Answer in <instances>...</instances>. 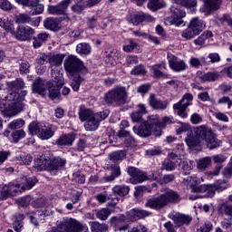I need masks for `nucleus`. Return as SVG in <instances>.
Segmentation results:
<instances>
[{"mask_svg": "<svg viewBox=\"0 0 232 232\" xmlns=\"http://www.w3.org/2000/svg\"><path fill=\"white\" fill-rule=\"evenodd\" d=\"M104 62L106 63L107 66H115V56L113 52H105Z\"/></svg>", "mask_w": 232, "mask_h": 232, "instance_id": "052dcab7", "label": "nucleus"}, {"mask_svg": "<svg viewBox=\"0 0 232 232\" xmlns=\"http://www.w3.org/2000/svg\"><path fill=\"white\" fill-rule=\"evenodd\" d=\"M63 61H64L63 54L49 55V64L52 70H53V66H61Z\"/></svg>", "mask_w": 232, "mask_h": 232, "instance_id": "4c0bfd02", "label": "nucleus"}, {"mask_svg": "<svg viewBox=\"0 0 232 232\" xmlns=\"http://www.w3.org/2000/svg\"><path fill=\"white\" fill-rule=\"evenodd\" d=\"M17 160H19L20 164H25L26 166H30L33 158L30 154H22L17 158Z\"/></svg>", "mask_w": 232, "mask_h": 232, "instance_id": "69168bd1", "label": "nucleus"}, {"mask_svg": "<svg viewBox=\"0 0 232 232\" xmlns=\"http://www.w3.org/2000/svg\"><path fill=\"white\" fill-rule=\"evenodd\" d=\"M30 135H36L41 140H48L55 134L52 126L44 122L33 121L28 126Z\"/></svg>", "mask_w": 232, "mask_h": 232, "instance_id": "0eeeda50", "label": "nucleus"}, {"mask_svg": "<svg viewBox=\"0 0 232 232\" xmlns=\"http://www.w3.org/2000/svg\"><path fill=\"white\" fill-rule=\"evenodd\" d=\"M138 46L139 44L133 41V39H129L127 43L123 45V52L130 53L133 52V50H135Z\"/></svg>", "mask_w": 232, "mask_h": 232, "instance_id": "603ef678", "label": "nucleus"}, {"mask_svg": "<svg viewBox=\"0 0 232 232\" xmlns=\"http://www.w3.org/2000/svg\"><path fill=\"white\" fill-rule=\"evenodd\" d=\"M209 166H211V157L209 156L201 158L198 160V169L206 170L208 168H209Z\"/></svg>", "mask_w": 232, "mask_h": 232, "instance_id": "49530a36", "label": "nucleus"}, {"mask_svg": "<svg viewBox=\"0 0 232 232\" xmlns=\"http://www.w3.org/2000/svg\"><path fill=\"white\" fill-rule=\"evenodd\" d=\"M133 131L136 133V135H139V137H150L151 133L155 135V129L151 128L148 123L145 121L139 127H133Z\"/></svg>", "mask_w": 232, "mask_h": 232, "instance_id": "aec40b11", "label": "nucleus"}, {"mask_svg": "<svg viewBox=\"0 0 232 232\" xmlns=\"http://www.w3.org/2000/svg\"><path fill=\"white\" fill-rule=\"evenodd\" d=\"M44 26L46 30H53V32H57V30L61 28L59 25V20L53 17L46 18L44 22Z\"/></svg>", "mask_w": 232, "mask_h": 232, "instance_id": "2f4dec72", "label": "nucleus"}, {"mask_svg": "<svg viewBox=\"0 0 232 232\" xmlns=\"http://www.w3.org/2000/svg\"><path fill=\"white\" fill-rule=\"evenodd\" d=\"M14 142H19L21 139H24L26 137V132L24 130H18L12 133Z\"/></svg>", "mask_w": 232, "mask_h": 232, "instance_id": "0e129e2a", "label": "nucleus"}, {"mask_svg": "<svg viewBox=\"0 0 232 232\" xmlns=\"http://www.w3.org/2000/svg\"><path fill=\"white\" fill-rule=\"evenodd\" d=\"M126 158V150H116L109 154V159L112 162H119L120 160H124Z\"/></svg>", "mask_w": 232, "mask_h": 232, "instance_id": "a19ab883", "label": "nucleus"}, {"mask_svg": "<svg viewBox=\"0 0 232 232\" xmlns=\"http://www.w3.org/2000/svg\"><path fill=\"white\" fill-rule=\"evenodd\" d=\"M35 171H44L48 170V160H43V159H35L34 160V166Z\"/></svg>", "mask_w": 232, "mask_h": 232, "instance_id": "58836bf2", "label": "nucleus"}, {"mask_svg": "<svg viewBox=\"0 0 232 232\" xmlns=\"http://www.w3.org/2000/svg\"><path fill=\"white\" fill-rule=\"evenodd\" d=\"M35 184H37V179L35 177L24 176L19 178L16 182H11L8 185L2 187V195H4V198L6 199L10 197H14V195L17 193L19 188H21L23 191H26V189H32Z\"/></svg>", "mask_w": 232, "mask_h": 232, "instance_id": "f03ea898", "label": "nucleus"}, {"mask_svg": "<svg viewBox=\"0 0 232 232\" xmlns=\"http://www.w3.org/2000/svg\"><path fill=\"white\" fill-rule=\"evenodd\" d=\"M146 21L147 23H153L155 21V18L153 16L145 14V13H138L130 17V23L134 24L135 26L140 24V23H144Z\"/></svg>", "mask_w": 232, "mask_h": 232, "instance_id": "412c9836", "label": "nucleus"}, {"mask_svg": "<svg viewBox=\"0 0 232 232\" xmlns=\"http://www.w3.org/2000/svg\"><path fill=\"white\" fill-rule=\"evenodd\" d=\"M168 217L173 220L178 227H180V226H189L191 220H193V218L189 215L180 214L175 211L169 212Z\"/></svg>", "mask_w": 232, "mask_h": 232, "instance_id": "ddd939ff", "label": "nucleus"}, {"mask_svg": "<svg viewBox=\"0 0 232 232\" xmlns=\"http://www.w3.org/2000/svg\"><path fill=\"white\" fill-rule=\"evenodd\" d=\"M60 87L61 86L55 85V83H49V86H48L49 99H52V101H54V99H59V97H61V92L59 91Z\"/></svg>", "mask_w": 232, "mask_h": 232, "instance_id": "f704fd0d", "label": "nucleus"}, {"mask_svg": "<svg viewBox=\"0 0 232 232\" xmlns=\"http://www.w3.org/2000/svg\"><path fill=\"white\" fill-rule=\"evenodd\" d=\"M84 79L81 77V75H75L72 77V82H71V86L73 92H79V88H81V82H82Z\"/></svg>", "mask_w": 232, "mask_h": 232, "instance_id": "864d4df0", "label": "nucleus"}, {"mask_svg": "<svg viewBox=\"0 0 232 232\" xmlns=\"http://www.w3.org/2000/svg\"><path fill=\"white\" fill-rule=\"evenodd\" d=\"M196 35L198 34L189 27V25L181 33V37L187 41L193 39V37H196Z\"/></svg>", "mask_w": 232, "mask_h": 232, "instance_id": "13d9d810", "label": "nucleus"}, {"mask_svg": "<svg viewBox=\"0 0 232 232\" xmlns=\"http://www.w3.org/2000/svg\"><path fill=\"white\" fill-rule=\"evenodd\" d=\"M213 37V33L211 31H205L200 36H198L196 40H194V44L196 46H202L207 41Z\"/></svg>", "mask_w": 232, "mask_h": 232, "instance_id": "37998d69", "label": "nucleus"}, {"mask_svg": "<svg viewBox=\"0 0 232 232\" xmlns=\"http://www.w3.org/2000/svg\"><path fill=\"white\" fill-rule=\"evenodd\" d=\"M111 191L114 198H121V197H126L130 193V187L126 185H116L111 188Z\"/></svg>", "mask_w": 232, "mask_h": 232, "instance_id": "a878e982", "label": "nucleus"}, {"mask_svg": "<svg viewBox=\"0 0 232 232\" xmlns=\"http://www.w3.org/2000/svg\"><path fill=\"white\" fill-rule=\"evenodd\" d=\"M220 78V72H208L205 73L200 72L199 79L201 82H215Z\"/></svg>", "mask_w": 232, "mask_h": 232, "instance_id": "bb28decb", "label": "nucleus"}, {"mask_svg": "<svg viewBox=\"0 0 232 232\" xmlns=\"http://www.w3.org/2000/svg\"><path fill=\"white\" fill-rule=\"evenodd\" d=\"M211 160H213L214 164H224L227 160V156L224 154H216L212 156Z\"/></svg>", "mask_w": 232, "mask_h": 232, "instance_id": "338daca9", "label": "nucleus"}, {"mask_svg": "<svg viewBox=\"0 0 232 232\" xmlns=\"http://www.w3.org/2000/svg\"><path fill=\"white\" fill-rule=\"evenodd\" d=\"M161 64H155L151 67V70L153 72L154 77L157 79H168L169 77V74H166L160 71Z\"/></svg>", "mask_w": 232, "mask_h": 232, "instance_id": "de8ad7c7", "label": "nucleus"}, {"mask_svg": "<svg viewBox=\"0 0 232 232\" xmlns=\"http://www.w3.org/2000/svg\"><path fill=\"white\" fill-rule=\"evenodd\" d=\"M200 140H198V138H195L193 136H188L185 139L186 144L187 146H188V148H197V146H198V144H200Z\"/></svg>", "mask_w": 232, "mask_h": 232, "instance_id": "4d7b16f0", "label": "nucleus"}, {"mask_svg": "<svg viewBox=\"0 0 232 232\" xmlns=\"http://www.w3.org/2000/svg\"><path fill=\"white\" fill-rule=\"evenodd\" d=\"M109 116H110V110L108 109L98 111L93 114L94 119L97 120L98 122L100 123L102 122V121H104L105 119H108Z\"/></svg>", "mask_w": 232, "mask_h": 232, "instance_id": "5fc2aeb1", "label": "nucleus"}, {"mask_svg": "<svg viewBox=\"0 0 232 232\" xmlns=\"http://www.w3.org/2000/svg\"><path fill=\"white\" fill-rule=\"evenodd\" d=\"M23 220H24V215L21 213H16L13 216L12 221H13V228L16 232H21V230L24 227Z\"/></svg>", "mask_w": 232, "mask_h": 232, "instance_id": "7c9ffc66", "label": "nucleus"}, {"mask_svg": "<svg viewBox=\"0 0 232 232\" xmlns=\"http://www.w3.org/2000/svg\"><path fill=\"white\" fill-rule=\"evenodd\" d=\"M51 75L54 85L63 86V84H64V78H63V73H61V71L52 69Z\"/></svg>", "mask_w": 232, "mask_h": 232, "instance_id": "473e14b6", "label": "nucleus"}, {"mask_svg": "<svg viewBox=\"0 0 232 232\" xmlns=\"http://www.w3.org/2000/svg\"><path fill=\"white\" fill-rule=\"evenodd\" d=\"M63 66L65 72L71 73V75H75V73H82V75H86L88 73V69L84 66V63L81 59L77 58L75 55H70L64 61Z\"/></svg>", "mask_w": 232, "mask_h": 232, "instance_id": "6e6552de", "label": "nucleus"}, {"mask_svg": "<svg viewBox=\"0 0 232 232\" xmlns=\"http://www.w3.org/2000/svg\"><path fill=\"white\" fill-rule=\"evenodd\" d=\"M0 26L4 28V30L10 32L12 30V22H10L6 16L2 17L0 18Z\"/></svg>", "mask_w": 232, "mask_h": 232, "instance_id": "e2e57ef3", "label": "nucleus"}, {"mask_svg": "<svg viewBox=\"0 0 232 232\" xmlns=\"http://www.w3.org/2000/svg\"><path fill=\"white\" fill-rule=\"evenodd\" d=\"M213 230V224L207 222L197 228V232H210Z\"/></svg>", "mask_w": 232, "mask_h": 232, "instance_id": "774afa93", "label": "nucleus"}, {"mask_svg": "<svg viewBox=\"0 0 232 232\" xmlns=\"http://www.w3.org/2000/svg\"><path fill=\"white\" fill-rule=\"evenodd\" d=\"M72 0H62L58 5H49L48 12L51 15H66Z\"/></svg>", "mask_w": 232, "mask_h": 232, "instance_id": "4468645a", "label": "nucleus"}, {"mask_svg": "<svg viewBox=\"0 0 232 232\" xmlns=\"http://www.w3.org/2000/svg\"><path fill=\"white\" fill-rule=\"evenodd\" d=\"M193 104V94L186 93L183 95L182 99L173 105V110L178 111V115L181 117V119H186L188 117V107Z\"/></svg>", "mask_w": 232, "mask_h": 232, "instance_id": "9d476101", "label": "nucleus"}, {"mask_svg": "<svg viewBox=\"0 0 232 232\" xmlns=\"http://www.w3.org/2000/svg\"><path fill=\"white\" fill-rule=\"evenodd\" d=\"M180 202V196L179 193L171 189H167L165 193L161 194L158 198H151L145 203L146 208L150 209H162L169 204H177Z\"/></svg>", "mask_w": 232, "mask_h": 232, "instance_id": "7ed1b4c3", "label": "nucleus"}, {"mask_svg": "<svg viewBox=\"0 0 232 232\" xmlns=\"http://www.w3.org/2000/svg\"><path fill=\"white\" fill-rule=\"evenodd\" d=\"M24 126V120L18 119L11 121L8 124L9 130H19V128H23Z\"/></svg>", "mask_w": 232, "mask_h": 232, "instance_id": "bf43d9fd", "label": "nucleus"}, {"mask_svg": "<svg viewBox=\"0 0 232 232\" xmlns=\"http://www.w3.org/2000/svg\"><path fill=\"white\" fill-rule=\"evenodd\" d=\"M171 17L168 18L167 21L174 26H182L184 24V16L186 15V11L180 9V5H172L170 7Z\"/></svg>", "mask_w": 232, "mask_h": 232, "instance_id": "9b49d317", "label": "nucleus"}, {"mask_svg": "<svg viewBox=\"0 0 232 232\" xmlns=\"http://www.w3.org/2000/svg\"><path fill=\"white\" fill-rule=\"evenodd\" d=\"M127 221H128V216L121 214L120 216L111 217L109 220V224L112 227H117V226H121V224H123V222H127Z\"/></svg>", "mask_w": 232, "mask_h": 232, "instance_id": "c9c22d12", "label": "nucleus"}, {"mask_svg": "<svg viewBox=\"0 0 232 232\" xmlns=\"http://www.w3.org/2000/svg\"><path fill=\"white\" fill-rule=\"evenodd\" d=\"M192 193H198V195H191L190 200H197V198H213L215 197V188L213 185H200L192 188Z\"/></svg>", "mask_w": 232, "mask_h": 232, "instance_id": "1a4fd4ad", "label": "nucleus"}, {"mask_svg": "<svg viewBox=\"0 0 232 232\" xmlns=\"http://www.w3.org/2000/svg\"><path fill=\"white\" fill-rule=\"evenodd\" d=\"M194 135L198 140H203L208 150H217L222 146V140L217 138V133L208 125H201L194 130Z\"/></svg>", "mask_w": 232, "mask_h": 232, "instance_id": "20e7f679", "label": "nucleus"}, {"mask_svg": "<svg viewBox=\"0 0 232 232\" xmlns=\"http://www.w3.org/2000/svg\"><path fill=\"white\" fill-rule=\"evenodd\" d=\"M148 180V174L142 170H139V173L134 176L133 179H130L132 184H140V182H144Z\"/></svg>", "mask_w": 232, "mask_h": 232, "instance_id": "8fccbe9b", "label": "nucleus"}, {"mask_svg": "<svg viewBox=\"0 0 232 232\" xmlns=\"http://www.w3.org/2000/svg\"><path fill=\"white\" fill-rule=\"evenodd\" d=\"M94 198H96V200L100 204H106L107 200H111V203H109V206H111V208H115L121 200L120 198H113V195L111 194L108 196V194H103V193H100L94 196Z\"/></svg>", "mask_w": 232, "mask_h": 232, "instance_id": "4be33fe9", "label": "nucleus"}, {"mask_svg": "<svg viewBox=\"0 0 232 232\" xmlns=\"http://www.w3.org/2000/svg\"><path fill=\"white\" fill-rule=\"evenodd\" d=\"M66 165V160L61 157L47 160V171H59Z\"/></svg>", "mask_w": 232, "mask_h": 232, "instance_id": "6ab92c4d", "label": "nucleus"}, {"mask_svg": "<svg viewBox=\"0 0 232 232\" xmlns=\"http://www.w3.org/2000/svg\"><path fill=\"white\" fill-rule=\"evenodd\" d=\"M74 4L72 5L71 10L73 14H81L86 8L88 7V4H86V0H73Z\"/></svg>", "mask_w": 232, "mask_h": 232, "instance_id": "c756f323", "label": "nucleus"}, {"mask_svg": "<svg viewBox=\"0 0 232 232\" xmlns=\"http://www.w3.org/2000/svg\"><path fill=\"white\" fill-rule=\"evenodd\" d=\"M76 52L80 55H90V53H92V46L86 43L78 44L76 46Z\"/></svg>", "mask_w": 232, "mask_h": 232, "instance_id": "ea45409f", "label": "nucleus"}, {"mask_svg": "<svg viewBox=\"0 0 232 232\" xmlns=\"http://www.w3.org/2000/svg\"><path fill=\"white\" fill-rule=\"evenodd\" d=\"M151 212L144 210L142 208H132L127 212V218L130 222H137L140 218H146V217H150Z\"/></svg>", "mask_w": 232, "mask_h": 232, "instance_id": "dca6fc26", "label": "nucleus"}, {"mask_svg": "<svg viewBox=\"0 0 232 232\" xmlns=\"http://www.w3.org/2000/svg\"><path fill=\"white\" fill-rule=\"evenodd\" d=\"M179 154L171 152L162 162L161 169H165V171H173L177 169V166H179Z\"/></svg>", "mask_w": 232, "mask_h": 232, "instance_id": "2eb2a0df", "label": "nucleus"}, {"mask_svg": "<svg viewBox=\"0 0 232 232\" xmlns=\"http://www.w3.org/2000/svg\"><path fill=\"white\" fill-rule=\"evenodd\" d=\"M75 140L73 133L63 134L55 141L57 146H72Z\"/></svg>", "mask_w": 232, "mask_h": 232, "instance_id": "393cba45", "label": "nucleus"}, {"mask_svg": "<svg viewBox=\"0 0 232 232\" xmlns=\"http://www.w3.org/2000/svg\"><path fill=\"white\" fill-rule=\"evenodd\" d=\"M104 101L107 104H118L121 106L128 102V91L126 87L117 86L112 88L104 95Z\"/></svg>", "mask_w": 232, "mask_h": 232, "instance_id": "423d86ee", "label": "nucleus"}, {"mask_svg": "<svg viewBox=\"0 0 232 232\" xmlns=\"http://www.w3.org/2000/svg\"><path fill=\"white\" fill-rule=\"evenodd\" d=\"M169 66L174 72H184L188 65L183 60H179L175 55L169 53L168 54Z\"/></svg>", "mask_w": 232, "mask_h": 232, "instance_id": "f3484780", "label": "nucleus"}, {"mask_svg": "<svg viewBox=\"0 0 232 232\" xmlns=\"http://www.w3.org/2000/svg\"><path fill=\"white\" fill-rule=\"evenodd\" d=\"M111 215V209L109 208H103L96 211V218L99 220L106 221L107 218Z\"/></svg>", "mask_w": 232, "mask_h": 232, "instance_id": "a18cd8bd", "label": "nucleus"}, {"mask_svg": "<svg viewBox=\"0 0 232 232\" xmlns=\"http://www.w3.org/2000/svg\"><path fill=\"white\" fill-rule=\"evenodd\" d=\"M178 166L183 169V171H191L193 169V163L191 161L188 163V161H182V160L178 157Z\"/></svg>", "mask_w": 232, "mask_h": 232, "instance_id": "6e6d98bb", "label": "nucleus"}, {"mask_svg": "<svg viewBox=\"0 0 232 232\" xmlns=\"http://www.w3.org/2000/svg\"><path fill=\"white\" fill-rule=\"evenodd\" d=\"M147 6L149 10L157 12V10H160V8H164V6H166V2H164V0H149Z\"/></svg>", "mask_w": 232, "mask_h": 232, "instance_id": "e433bc0d", "label": "nucleus"}, {"mask_svg": "<svg viewBox=\"0 0 232 232\" xmlns=\"http://www.w3.org/2000/svg\"><path fill=\"white\" fill-rule=\"evenodd\" d=\"M145 123L154 130L155 137H160V135H162V131H160V121L159 120V115L149 116V119Z\"/></svg>", "mask_w": 232, "mask_h": 232, "instance_id": "5701e85b", "label": "nucleus"}, {"mask_svg": "<svg viewBox=\"0 0 232 232\" xmlns=\"http://www.w3.org/2000/svg\"><path fill=\"white\" fill-rule=\"evenodd\" d=\"M32 88L34 93H38L39 95H46V86L44 85V80L41 78L34 80Z\"/></svg>", "mask_w": 232, "mask_h": 232, "instance_id": "cd10ccee", "label": "nucleus"}, {"mask_svg": "<svg viewBox=\"0 0 232 232\" xmlns=\"http://www.w3.org/2000/svg\"><path fill=\"white\" fill-rule=\"evenodd\" d=\"M92 232H107L108 225L106 223H100L98 221H91L89 223Z\"/></svg>", "mask_w": 232, "mask_h": 232, "instance_id": "72a5a7b5", "label": "nucleus"}, {"mask_svg": "<svg viewBox=\"0 0 232 232\" xmlns=\"http://www.w3.org/2000/svg\"><path fill=\"white\" fill-rule=\"evenodd\" d=\"M14 22L17 24H30L32 23V17L28 14H19L14 17Z\"/></svg>", "mask_w": 232, "mask_h": 232, "instance_id": "c03bdc74", "label": "nucleus"}, {"mask_svg": "<svg viewBox=\"0 0 232 232\" xmlns=\"http://www.w3.org/2000/svg\"><path fill=\"white\" fill-rule=\"evenodd\" d=\"M94 113L90 109H83L79 111V117L82 122L90 121Z\"/></svg>", "mask_w": 232, "mask_h": 232, "instance_id": "3c124183", "label": "nucleus"}, {"mask_svg": "<svg viewBox=\"0 0 232 232\" xmlns=\"http://www.w3.org/2000/svg\"><path fill=\"white\" fill-rule=\"evenodd\" d=\"M188 27L198 35L206 28V24H204V21L198 19V17H194L191 19Z\"/></svg>", "mask_w": 232, "mask_h": 232, "instance_id": "c85d7f7f", "label": "nucleus"}, {"mask_svg": "<svg viewBox=\"0 0 232 232\" xmlns=\"http://www.w3.org/2000/svg\"><path fill=\"white\" fill-rule=\"evenodd\" d=\"M99 121L93 116L84 123V128L87 131H95L99 128Z\"/></svg>", "mask_w": 232, "mask_h": 232, "instance_id": "79ce46f5", "label": "nucleus"}, {"mask_svg": "<svg viewBox=\"0 0 232 232\" xmlns=\"http://www.w3.org/2000/svg\"><path fill=\"white\" fill-rule=\"evenodd\" d=\"M130 75H146V68L142 64L137 65L130 71Z\"/></svg>", "mask_w": 232, "mask_h": 232, "instance_id": "680f3d73", "label": "nucleus"}, {"mask_svg": "<svg viewBox=\"0 0 232 232\" xmlns=\"http://www.w3.org/2000/svg\"><path fill=\"white\" fill-rule=\"evenodd\" d=\"M88 231V227L86 225L81 224L72 218H64L57 228L53 227L46 232H86Z\"/></svg>", "mask_w": 232, "mask_h": 232, "instance_id": "39448f33", "label": "nucleus"}, {"mask_svg": "<svg viewBox=\"0 0 232 232\" xmlns=\"http://www.w3.org/2000/svg\"><path fill=\"white\" fill-rule=\"evenodd\" d=\"M149 103L150 106L151 108H153V110H166V108H168V102L166 101H162L159 98H157V96H155V94H150V98H149Z\"/></svg>", "mask_w": 232, "mask_h": 232, "instance_id": "b1692460", "label": "nucleus"}, {"mask_svg": "<svg viewBox=\"0 0 232 232\" xmlns=\"http://www.w3.org/2000/svg\"><path fill=\"white\" fill-rule=\"evenodd\" d=\"M222 6V0H204L202 6L199 9L201 14L204 15H211L213 12L220 10Z\"/></svg>", "mask_w": 232, "mask_h": 232, "instance_id": "f8f14e48", "label": "nucleus"}, {"mask_svg": "<svg viewBox=\"0 0 232 232\" xmlns=\"http://www.w3.org/2000/svg\"><path fill=\"white\" fill-rule=\"evenodd\" d=\"M35 34V30L30 26L18 27L16 31V39L18 41H30Z\"/></svg>", "mask_w": 232, "mask_h": 232, "instance_id": "a211bd4d", "label": "nucleus"}, {"mask_svg": "<svg viewBox=\"0 0 232 232\" xmlns=\"http://www.w3.org/2000/svg\"><path fill=\"white\" fill-rule=\"evenodd\" d=\"M7 88L11 90V92L7 94L5 100L10 103H8L7 106L5 104L4 109L0 106V111H4L8 115H17V113H21V111L24 110V106H26L23 103V101H24V97H26L28 92L21 91L19 92V90L24 88V82H23L22 79H16L7 82Z\"/></svg>", "mask_w": 232, "mask_h": 232, "instance_id": "f257e3e1", "label": "nucleus"}, {"mask_svg": "<svg viewBox=\"0 0 232 232\" xmlns=\"http://www.w3.org/2000/svg\"><path fill=\"white\" fill-rule=\"evenodd\" d=\"M218 211L221 215H226L227 217H232V205L229 203H223L219 205Z\"/></svg>", "mask_w": 232, "mask_h": 232, "instance_id": "09e8293b", "label": "nucleus"}]
</instances>
